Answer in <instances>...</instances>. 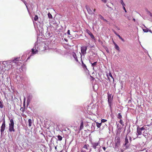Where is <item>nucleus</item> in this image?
Listing matches in <instances>:
<instances>
[{
	"mask_svg": "<svg viewBox=\"0 0 152 152\" xmlns=\"http://www.w3.org/2000/svg\"><path fill=\"white\" fill-rule=\"evenodd\" d=\"M107 95L108 105L110 108V110L112 111L113 96H112V94H109L108 92L107 93Z\"/></svg>",
	"mask_w": 152,
	"mask_h": 152,
	"instance_id": "obj_1",
	"label": "nucleus"
},
{
	"mask_svg": "<svg viewBox=\"0 0 152 152\" xmlns=\"http://www.w3.org/2000/svg\"><path fill=\"white\" fill-rule=\"evenodd\" d=\"M121 138L120 137L116 135L115 137V148H118L120 146L121 144Z\"/></svg>",
	"mask_w": 152,
	"mask_h": 152,
	"instance_id": "obj_2",
	"label": "nucleus"
},
{
	"mask_svg": "<svg viewBox=\"0 0 152 152\" xmlns=\"http://www.w3.org/2000/svg\"><path fill=\"white\" fill-rule=\"evenodd\" d=\"M130 145V143L129 142L128 139L126 136L125 138L124 143L123 144V146L125 150H126L129 148V146Z\"/></svg>",
	"mask_w": 152,
	"mask_h": 152,
	"instance_id": "obj_3",
	"label": "nucleus"
},
{
	"mask_svg": "<svg viewBox=\"0 0 152 152\" xmlns=\"http://www.w3.org/2000/svg\"><path fill=\"white\" fill-rule=\"evenodd\" d=\"M92 147L95 149H96V148H98V149L99 150V147H98L99 146V143L98 142H91V143Z\"/></svg>",
	"mask_w": 152,
	"mask_h": 152,
	"instance_id": "obj_4",
	"label": "nucleus"
},
{
	"mask_svg": "<svg viewBox=\"0 0 152 152\" xmlns=\"http://www.w3.org/2000/svg\"><path fill=\"white\" fill-rule=\"evenodd\" d=\"M84 127V122L83 121V120H81L80 121V126L78 128V132L79 133L80 131L83 129Z\"/></svg>",
	"mask_w": 152,
	"mask_h": 152,
	"instance_id": "obj_5",
	"label": "nucleus"
},
{
	"mask_svg": "<svg viewBox=\"0 0 152 152\" xmlns=\"http://www.w3.org/2000/svg\"><path fill=\"white\" fill-rule=\"evenodd\" d=\"M81 50L82 53L83 55H84L86 53V51L87 49L86 46H83L81 48Z\"/></svg>",
	"mask_w": 152,
	"mask_h": 152,
	"instance_id": "obj_6",
	"label": "nucleus"
},
{
	"mask_svg": "<svg viewBox=\"0 0 152 152\" xmlns=\"http://www.w3.org/2000/svg\"><path fill=\"white\" fill-rule=\"evenodd\" d=\"M5 123L4 120L3 122L2 125L1 127V134H2V133L4 131L5 128Z\"/></svg>",
	"mask_w": 152,
	"mask_h": 152,
	"instance_id": "obj_7",
	"label": "nucleus"
},
{
	"mask_svg": "<svg viewBox=\"0 0 152 152\" xmlns=\"http://www.w3.org/2000/svg\"><path fill=\"white\" fill-rule=\"evenodd\" d=\"M81 62L82 63L81 66H82L83 68V69L86 72L87 71H88V72L89 70H88V69L87 68L86 66V65L85 64H84V63L82 59H81Z\"/></svg>",
	"mask_w": 152,
	"mask_h": 152,
	"instance_id": "obj_8",
	"label": "nucleus"
},
{
	"mask_svg": "<svg viewBox=\"0 0 152 152\" xmlns=\"http://www.w3.org/2000/svg\"><path fill=\"white\" fill-rule=\"evenodd\" d=\"M21 58L20 57L16 58H15L14 60L12 61L13 63H15V64H18L19 61H21Z\"/></svg>",
	"mask_w": 152,
	"mask_h": 152,
	"instance_id": "obj_9",
	"label": "nucleus"
},
{
	"mask_svg": "<svg viewBox=\"0 0 152 152\" xmlns=\"http://www.w3.org/2000/svg\"><path fill=\"white\" fill-rule=\"evenodd\" d=\"M86 9L87 10L88 13L91 15H92L94 14L93 11L92 10H91L90 7H89L87 5H86Z\"/></svg>",
	"mask_w": 152,
	"mask_h": 152,
	"instance_id": "obj_10",
	"label": "nucleus"
},
{
	"mask_svg": "<svg viewBox=\"0 0 152 152\" xmlns=\"http://www.w3.org/2000/svg\"><path fill=\"white\" fill-rule=\"evenodd\" d=\"M9 131L10 132H14L15 129L14 128V126H9Z\"/></svg>",
	"mask_w": 152,
	"mask_h": 152,
	"instance_id": "obj_11",
	"label": "nucleus"
},
{
	"mask_svg": "<svg viewBox=\"0 0 152 152\" xmlns=\"http://www.w3.org/2000/svg\"><path fill=\"white\" fill-rule=\"evenodd\" d=\"M113 43L114 45V47L115 49L119 51H120V49L118 45L114 42H113Z\"/></svg>",
	"mask_w": 152,
	"mask_h": 152,
	"instance_id": "obj_12",
	"label": "nucleus"
},
{
	"mask_svg": "<svg viewBox=\"0 0 152 152\" xmlns=\"http://www.w3.org/2000/svg\"><path fill=\"white\" fill-rule=\"evenodd\" d=\"M89 62L91 64V66L93 67V69H94V67L97 64V61H95L93 63H92L91 61L89 60Z\"/></svg>",
	"mask_w": 152,
	"mask_h": 152,
	"instance_id": "obj_13",
	"label": "nucleus"
},
{
	"mask_svg": "<svg viewBox=\"0 0 152 152\" xmlns=\"http://www.w3.org/2000/svg\"><path fill=\"white\" fill-rule=\"evenodd\" d=\"M137 132L136 134L137 135H141L142 134V131L138 129V127H137Z\"/></svg>",
	"mask_w": 152,
	"mask_h": 152,
	"instance_id": "obj_14",
	"label": "nucleus"
},
{
	"mask_svg": "<svg viewBox=\"0 0 152 152\" xmlns=\"http://www.w3.org/2000/svg\"><path fill=\"white\" fill-rule=\"evenodd\" d=\"M32 54H36L38 52L37 50H36V48H35V49L34 48H32L31 49Z\"/></svg>",
	"mask_w": 152,
	"mask_h": 152,
	"instance_id": "obj_15",
	"label": "nucleus"
},
{
	"mask_svg": "<svg viewBox=\"0 0 152 152\" xmlns=\"http://www.w3.org/2000/svg\"><path fill=\"white\" fill-rule=\"evenodd\" d=\"M10 123L9 124V126H14V123L13 119H12L10 120Z\"/></svg>",
	"mask_w": 152,
	"mask_h": 152,
	"instance_id": "obj_16",
	"label": "nucleus"
},
{
	"mask_svg": "<svg viewBox=\"0 0 152 152\" xmlns=\"http://www.w3.org/2000/svg\"><path fill=\"white\" fill-rule=\"evenodd\" d=\"M77 109L78 111H79V110L81 111H82L83 110V108L81 106H77Z\"/></svg>",
	"mask_w": 152,
	"mask_h": 152,
	"instance_id": "obj_17",
	"label": "nucleus"
},
{
	"mask_svg": "<svg viewBox=\"0 0 152 152\" xmlns=\"http://www.w3.org/2000/svg\"><path fill=\"white\" fill-rule=\"evenodd\" d=\"M144 26L145 27V28H142L143 31L144 32L147 33L148 32V30L149 29L146 27L145 25H144Z\"/></svg>",
	"mask_w": 152,
	"mask_h": 152,
	"instance_id": "obj_18",
	"label": "nucleus"
},
{
	"mask_svg": "<svg viewBox=\"0 0 152 152\" xmlns=\"http://www.w3.org/2000/svg\"><path fill=\"white\" fill-rule=\"evenodd\" d=\"M96 124L97 127L98 128H100V127L102 124V122L99 123L98 122H96Z\"/></svg>",
	"mask_w": 152,
	"mask_h": 152,
	"instance_id": "obj_19",
	"label": "nucleus"
},
{
	"mask_svg": "<svg viewBox=\"0 0 152 152\" xmlns=\"http://www.w3.org/2000/svg\"><path fill=\"white\" fill-rule=\"evenodd\" d=\"M28 125L29 126H31L32 121L31 119H30L28 120Z\"/></svg>",
	"mask_w": 152,
	"mask_h": 152,
	"instance_id": "obj_20",
	"label": "nucleus"
},
{
	"mask_svg": "<svg viewBox=\"0 0 152 152\" xmlns=\"http://www.w3.org/2000/svg\"><path fill=\"white\" fill-rule=\"evenodd\" d=\"M117 36H118L119 38L121 39L123 42H125V40L119 34H118L117 35Z\"/></svg>",
	"mask_w": 152,
	"mask_h": 152,
	"instance_id": "obj_21",
	"label": "nucleus"
},
{
	"mask_svg": "<svg viewBox=\"0 0 152 152\" xmlns=\"http://www.w3.org/2000/svg\"><path fill=\"white\" fill-rule=\"evenodd\" d=\"M117 118L119 119H121L122 118V115L121 113H118V115Z\"/></svg>",
	"mask_w": 152,
	"mask_h": 152,
	"instance_id": "obj_22",
	"label": "nucleus"
},
{
	"mask_svg": "<svg viewBox=\"0 0 152 152\" xmlns=\"http://www.w3.org/2000/svg\"><path fill=\"white\" fill-rule=\"evenodd\" d=\"M58 140L59 141H61L62 140V137L60 135H58L57 136Z\"/></svg>",
	"mask_w": 152,
	"mask_h": 152,
	"instance_id": "obj_23",
	"label": "nucleus"
},
{
	"mask_svg": "<svg viewBox=\"0 0 152 152\" xmlns=\"http://www.w3.org/2000/svg\"><path fill=\"white\" fill-rule=\"evenodd\" d=\"M90 36L91 38L95 40V38L94 36L93 35V34L91 33L90 35Z\"/></svg>",
	"mask_w": 152,
	"mask_h": 152,
	"instance_id": "obj_24",
	"label": "nucleus"
},
{
	"mask_svg": "<svg viewBox=\"0 0 152 152\" xmlns=\"http://www.w3.org/2000/svg\"><path fill=\"white\" fill-rule=\"evenodd\" d=\"M109 75L110 77H111V78H112V79H113V81H114V78L113 77L112 75V74L111 73V72H109Z\"/></svg>",
	"mask_w": 152,
	"mask_h": 152,
	"instance_id": "obj_25",
	"label": "nucleus"
},
{
	"mask_svg": "<svg viewBox=\"0 0 152 152\" xmlns=\"http://www.w3.org/2000/svg\"><path fill=\"white\" fill-rule=\"evenodd\" d=\"M75 146H73L71 150V152H75Z\"/></svg>",
	"mask_w": 152,
	"mask_h": 152,
	"instance_id": "obj_26",
	"label": "nucleus"
},
{
	"mask_svg": "<svg viewBox=\"0 0 152 152\" xmlns=\"http://www.w3.org/2000/svg\"><path fill=\"white\" fill-rule=\"evenodd\" d=\"M89 146L88 145H85L83 147V148L88 149V148Z\"/></svg>",
	"mask_w": 152,
	"mask_h": 152,
	"instance_id": "obj_27",
	"label": "nucleus"
},
{
	"mask_svg": "<svg viewBox=\"0 0 152 152\" xmlns=\"http://www.w3.org/2000/svg\"><path fill=\"white\" fill-rule=\"evenodd\" d=\"M130 125H129V128L127 130V134H129L131 132V130L130 129Z\"/></svg>",
	"mask_w": 152,
	"mask_h": 152,
	"instance_id": "obj_28",
	"label": "nucleus"
},
{
	"mask_svg": "<svg viewBox=\"0 0 152 152\" xmlns=\"http://www.w3.org/2000/svg\"><path fill=\"white\" fill-rule=\"evenodd\" d=\"M99 16L100 18L102 20H106L104 19V18L101 15H99Z\"/></svg>",
	"mask_w": 152,
	"mask_h": 152,
	"instance_id": "obj_29",
	"label": "nucleus"
},
{
	"mask_svg": "<svg viewBox=\"0 0 152 152\" xmlns=\"http://www.w3.org/2000/svg\"><path fill=\"white\" fill-rule=\"evenodd\" d=\"M104 49H105V50H106L107 52L108 53H110V51L109 50V49H108V48H107V47H106L105 48H104Z\"/></svg>",
	"mask_w": 152,
	"mask_h": 152,
	"instance_id": "obj_30",
	"label": "nucleus"
},
{
	"mask_svg": "<svg viewBox=\"0 0 152 152\" xmlns=\"http://www.w3.org/2000/svg\"><path fill=\"white\" fill-rule=\"evenodd\" d=\"M38 19V17L37 15H36L35 16V17L34 18V20L35 21H37Z\"/></svg>",
	"mask_w": 152,
	"mask_h": 152,
	"instance_id": "obj_31",
	"label": "nucleus"
},
{
	"mask_svg": "<svg viewBox=\"0 0 152 152\" xmlns=\"http://www.w3.org/2000/svg\"><path fill=\"white\" fill-rule=\"evenodd\" d=\"M119 122L120 123L122 126H124V122L122 120L120 119L119 121Z\"/></svg>",
	"mask_w": 152,
	"mask_h": 152,
	"instance_id": "obj_32",
	"label": "nucleus"
},
{
	"mask_svg": "<svg viewBox=\"0 0 152 152\" xmlns=\"http://www.w3.org/2000/svg\"><path fill=\"white\" fill-rule=\"evenodd\" d=\"M137 127H138V129L140 130L141 131H142L145 129L144 128V127H142L141 128L139 126Z\"/></svg>",
	"mask_w": 152,
	"mask_h": 152,
	"instance_id": "obj_33",
	"label": "nucleus"
},
{
	"mask_svg": "<svg viewBox=\"0 0 152 152\" xmlns=\"http://www.w3.org/2000/svg\"><path fill=\"white\" fill-rule=\"evenodd\" d=\"M86 32L89 35L91 33V31L88 29L86 30Z\"/></svg>",
	"mask_w": 152,
	"mask_h": 152,
	"instance_id": "obj_34",
	"label": "nucleus"
},
{
	"mask_svg": "<svg viewBox=\"0 0 152 152\" xmlns=\"http://www.w3.org/2000/svg\"><path fill=\"white\" fill-rule=\"evenodd\" d=\"M48 16L49 18H52V15L50 14V13H49L48 14Z\"/></svg>",
	"mask_w": 152,
	"mask_h": 152,
	"instance_id": "obj_35",
	"label": "nucleus"
},
{
	"mask_svg": "<svg viewBox=\"0 0 152 152\" xmlns=\"http://www.w3.org/2000/svg\"><path fill=\"white\" fill-rule=\"evenodd\" d=\"M3 107V105L2 102L0 100V107L2 108Z\"/></svg>",
	"mask_w": 152,
	"mask_h": 152,
	"instance_id": "obj_36",
	"label": "nucleus"
},
{
	"mask_svg": "<svg viewBox=\"0 0 152 152\" xmlns=\"http://www.w3.org/2000/svg\"><path fill=\"white\" fill-rule=\"evenodd\" d=\"M107 121V120L104 119H102L101 120V122L104 123Z\"/></svg>",
	"mask_w": 152,
	"mask_h": 152,
	"instance_id": "obj_37",
	"label": "nucleus"
},
{
	"mask_svg": "<svg viewBox=\"0 0 152 152\" xmlns=\"http://www.w3.org/2000/svg\"><path fill=\"white\" fill-rule=\"evenodd\" d=\"M142 135L144 136L145 138H146L147 137V136H148V134L147 133H143V134H142Z\"/></svg>",
	"mask_w": 152,
	"mask_h": 152,
	"instance_id": "obj_38",
	"label": "nucleus"
},
{
	"mask_svg": "<svg viewBox=\"0 0 152 152\" xmlns=\"http://www.w3.org/2000/svg\"><path fill=\"white\" fill-rule=\"evenodd\" d=\"M113 32L117 36V35L118 34L117 33V32H116L114 30H113Z\"/></svg>",
	"mask_w": 152,
	"mask_h": 152,
	"instance_id": "obj_39",
	"label": "nucleus"
},
{
	"mask_svg": "<svg viewBox=\"0 0 152 152\" xmlns=\"http://www.w3.org/2000/svg\"><path fill=\"white\" fill-rule=\"evenodd\" d=\"M148 13L149 14V15L152 18V13H151L149 11H148Z\"/></svg>",
	"mask_w": 152,
	"mask_h": 152,
	"instance_id": "obj_40",
	"label": "nucleus"
},
{
	"mask_svg": "<svg viewBox=\"0 0 152 152\" xmlns=\"http://www.w3.org/2000/svg\"><path fill=\"white\" fill-rule=\"evenodd\" d=\"M129 142L131 143V142L132 141V138L131 136H129Z\"/></svg>",
	"mask_w": 152,
	"mask_h": 152,
	"instance_id": "obj_41",
	"label": "nucleus"
},
{
	"mask_svg": "<svg viewBox=\"0 0 152 152\" xmlns=\"http://www.w3.org/2000/svg\"><path fill=\"white\" fill-rule=\"evenodd\" d=\"M104 3H105L107 2V0H101Z\"/></svg>",
	"mask_w": 152,
	"mask_h": 152,
	"instance_id": "obj_42",
	"label": "nucleus"
},
{
	"mask_svg": "<svg viewBox=\"0 0 152 152\" xmlns=\"http://www.w3.org/2000/svg\"><path fill=\"white\" fill-rule=\"evenodd\" d=\"M120 3L121 4H124V2H123V0H120Z\"/></svg>",
	"mask_w": 152,
	"mask_h": 152,
	"instance_id": "obj_43",
	"label": "nucleus"
},
{
	"mask_svg": "<svg viewBox=\"0 0 152 152\" xmlns=\"http://www.w3.org/2000/svg\"><path fill=\"white\" fill-rule=\"evenodd\" d=\"M123 8V9L124 10L125 12L126 13L127 12V11L126 10L125 8V7H124Z\"/></svg>",
	"mask_w": 152,
	"mask_h": 152,
	"instance_id": "obj_44",
	"label": "nucleus"
},
{
	"mask_svg": "<svg viewBox=\"0 0 152 152\" xmlns=\"http://www.w3.org/2000/svg\"><path fill=\"white\" fill-rule=\"evenodd\" d=\"M102 148L104 151H105L106 149V148L105 147H103Z\"/></svg>",
	"mask_w": 152,
	"mask_h": 152,
	"instance_id": "obj_45",
	"label": "nucleus"
},
{
	"mask_svg": "<svg viewBox=\"0 0 152 152\" xmlns=\"http://www.w3.org/2000/svg\"><path fill=\"white\" fill-rule=\"evenodd\" d=\"M121 4L123 6V8L124 7H125V4L124 3V4Z\"/></svg>",
	"mask_w": 152,
	"mask_h": 152,
	"instance_id": "obj_46",
	"label": "nucleus"
},
{
	"mask_svg": "<svg viewBox=\"0 0 152 152\" xmlns=\"http://www.w3.org/2000/svg\"><path fill=\"white\" fill-rule=\"evenodd\" d=\"M116 28L117 29V30H120V29L119 28V27H118V26H116Z\"/></svg>",
	"mask_w": 152,
	"mask_h": 152,
	"instance_id": "obj_47",
	"label": "nucleus"
},
{
	"mask_svg": "<svg viewBox=\"0 0 152 152\" xmlns=\"http://www.w3.org/2000/svg\"><path fill=\"white\" fill-rule=\"evenodd\" d=\"M120 151H121V152H124V150H123V149H120Z\"/></svg>",
	"mask_w": 152,
	"mask_h": 152,
	"instance_id": "obj_48",
	"label": "nucleus"
},
{
	"mask_svg": "<svg viewBox=\"0 0 152 152\" xmlns=\"http://www.w3.org/2000/svg\"><path fill=\"white\" fill-rule=\"evenodd\" d=\"M67 34H70V31H69V30H68V31H67Z\"/></svg>",
	"mask_w": 152,
	"mask_h": 152,
	"instance_id": "obj_49",
	"label": "nucleus"
},
{
	"mask_svg": "<svg viewBox=\"0 0 152 152\" xmlns=\"http://www.w3.org/2000/svg\"><path fill=\"white\" fill-rule=\"evenodd\" d=\"M107 78L108 79L109 81H110V79L108 75H107Z\"/></svg>",
	"mask_w": 152,
	"mask_h": 152,
	"instance_id": "obj_50",
	"label": "nucleus"
},
{
	"mask_svg": "<svg viewBox=\"0 0 152 152\" xmlns=\"http://www.w3.org/2000/svg\"><path fill=\"white\" fill-rule=\"evenodd\" d=\"M55 149L56 150V151H57V146H55Z\"/></svg>",
	"mask_w": 152,
	"mask_h": 152,
	"instance_id": "obj_51",
	"label": "nucleus"
},
{
	"mask_svg": "<svg viewBox=\"0 0 152 152\" xmlns=\"http://www.w3.org/2000/svg\"><path fill=\"white\" fill-rule=\"evenodd\" d=\"M148 32H149L152 34V31L151 30L149 29V30H148Z\"/></svg>",
	"mask_w": 152,
	"mask_h": 152,
	"instance_id": "obj_52",
	"label": "nucleus"
},
{
	"mask_svg": "<svg viewBox=\"0 0 152 152\" xmlns=\"http://www.w3.org/2000/svg\"><path fill=\"white\" fill-rule=\"evenodd\" d=\"M121 128H120V127L118 128V130H121Z\"/></svg>",
	"mask_w": 152,
	"mask_h": 152,
	"instance_id": "obj_53",
	"label": "nucleus"
},
{
	"mask_svg": "<svg viewBox=\"0 0 152 152\" xmlns=\"http://www.w3.org/2000/svg\"><path fill=\"white\" fill-rule=\"evenodd\" d=\"M131 100H129L128 101L129 103H131Z\"/></svg>",
	"mask_w": 152,
	"mask_h": 152,
	"instance_id": "obj_54",
	"label": "nucleus"
},
{
	"mask_svg": "<svg viewBox=\"0 0 152 152\" xmlns=\"http://www.w3.org/2000/svg\"><path fill=\"white\" fill-rule=\"evenodd\" d=\"M81 152H86L85 151L82 150Z\"/></svg>",
	"mask_w": 152,
	"mask_h": 152,
	"instance_id": "obj_55",
	"label": "nucleus"
},
{
	"mask_svg": "<svg viewBox=\"0 0 152 152\" xmlns=\"http://www.w3.org/2000/svg\"><path fill=\"white\" fill-rule=\"evenodd\" d=\"M73 57H74V58H75V60H76V58H75V56H74V55H73Z\"/></svg>",
	"mask_w": 152,
	"mask_h": 152,
	"instance_id": "obj_56",
	"label": "nucleus"
},
{
	"mask_svg": "<svg viewBox=\"0 0 152 152\" xmlns=\"http://www.w3.org/2000/svg\"><path fill=\"white\" fill-rule=\"evenodd\" d=\"M95 11H96V9H94L93 10V11H94V12H95Z\"/></svg>",
	"mask_w": 152,
	"mask_h": 152,
	"instance_id": "obj_57",
	"label": "nucleus"
},
{
	"mask_svg": "<svg viewBox=\"0 0 152 152\" xmlns=\"http://www.w3.org/2000/svg\"><path fill=\"white\" fill-rule=\"evenodd\" d=\"M151 124H149V125H148L147 126H150V125H151Z\"/></svg>",
	"mask_w": 152,
	"mask_h": 152,
	"instance_id": "obj_58",
	"label": "nucleus"
},
{
	"mask_svg": "<svg viewBox=\"0 0 152 152\" xmlns=\"http://www.w3.org/2000/svg\"><path fill=\"white\" fill-rule=\"evenodd\" d=\"M118 125H119V124H117V127L118 126Z\"/></svg>",
	"mask_w": 152,
	"mask_h": 152,
	"instance_id": "obj_59",
	"label": "nucleus"
},
{
	"mask_svg": "<svg viewBox=\"0 0 152 152\" xmlns=\"http://www.w3.org/2000/svg\"><path fill=\"white\" fill-rule=\"evenodd\" d=\"M133 20H134V21H135V19H134V18H133Z\"/></svg>",
	"mask_w": 152,
	"mask_h": 152,
	"instance_id": "obj_60",
	"label": "nucleus"
},
{
	"mask_svg": "<svg viewBox=\"0 0 152 152\" xmlns=\"http://www.w3.org/2000/svg\"><path fill=\"white\" fill-rule=\"evenodd\" d=\"M77 62H78V60L77 58Z\"/></svg>",
	"mask_w": 152,
	"mask_h": 152,
	"instance_id": "obj_61",
	"label": "nucleus"
},
{
	"mask_svg": "<svg viewBox=\"0 0 152 152\" xmlns=\"http://www.w3.org/2000/svg\"><path fill=\"white\" fill-rule=\"evenodd\" d=\"M145 50V52H148V51H147V50Z\"/></svg>",
	"mask_w": 152,
	"mask_h": 152,
	"instance_id": "obj_62",
	"label": "nucleus"
},
{
	"mask_svg": "<svg viewBox=\"0 0 152 152\" xmlns=\"http://www.w3.org/2000/svg\"><path fill=\"white\" fill-rule=\"evenodd\" d=\"M146 150V149H144L142 150V151H143L144 150Z\"/></svg>",
	"mask_w": 152,
	"mask_h": 152,
	"instance_id": "obj_63",
	"label": "nucleus"
},
{
	"mask_svg": "<svg viewBox=\"0 0 152 152\" xmlns=\"http://www.w3.org/2000/svg\"><path fill=\"white\" fill-rule=\"evenodd\" d=\"M60 152H62V151H60Z\"/></svg>",
	"mask_w": 152,
	"mask_h": 152,
	"instance_id": "obj_64",
	"label": "nucleus"
}]
</instances>
